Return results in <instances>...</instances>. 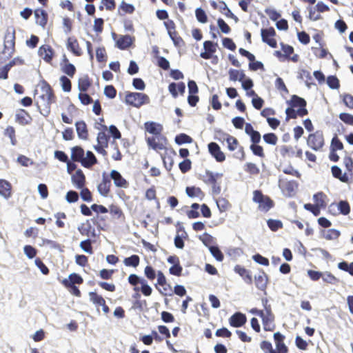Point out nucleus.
I'll return each instance as SVG.
<instances>
[{
	"label": "nucleus",
	"mask_w": 353,
	"mask_h": 353,
	"mask_svg": "<svg viewBox=\"0 0 353 353\" xmlns=\"http://www.w3.org/2000/svg\"><path fill=\"white\" fill-rule=\"evenodd\" d=\"M209 250L212 256L219 261H222L223 259V254L219 248L216 246H210Z\"/></svg>",
	"instance_id": "nucleus-34"
},
{
	"label": "nucleus",
	"mask_w": 353,
	"mask_h": 353,
	"mask_svg": "<svg viewBox=\"0 0 353 353\" xmlns=\"http://www.w3.org/2000/svg\"><path fill=\"white\" fill-rule=\"evenodd\" d=\"M132 43V39L129 35L121 36L117 41V46L121 49L124 50L128 48Z\"/></svg>",
	"instance_id": "nucleus-22"
},
{
	"label": "nucleus",
	"mask_w": 353,
	"mask_h": 353,
	"mask_svg": "<svg viewBox=\"0 0 353 353\" xmlns=\"http://www.w3.org/2000/svg\"><path fill=\"white\" fill-rule=\"evenodd\" d=\"M63 71L68 76L72 77L75 73L76 68L72 63H65V65L63 67Z\"/></svg>",
	"instance_id": "nucleus-44"
},
{
	"label": "nucleus",
	"mask_w": 353,
	"mask_h": 353,
	"mask_svg": "<svg viewBox=\"0 0 353 353\" xmlns=\"http://www.w3.org/2000/svg\"><path fill=\"white\" fill-rule=\"evenodd\" d=\"M35 265L38 268L40 269L41 272L43 274H48L49 272L48 268L46 266V265L41 261L39 259H36L34 261Z\"/></svg>",
	"instance_id": "nucleus-63"
},
{
	"label": "nucleus",
	"mask_w": 353,
	"mask_h": 353,
	"mask_svg": "<svg viewBox=\"0 0 353 353\" xmlns=\"http://www.w3.org/2000/svg\"><path fill=\"white\" fill-rule=\"evenodd\" d=\"M218 26L221 30L225 34H228L230 31V28L228 25L222 19H219L217 21Z\"/></svg>",
	"instance_id": "nucleus-62"
},
{
	"label": "nucleus",
	"mask_w": 353,
	"mask_h": 353,
	"mask_svg": "<svg viewBox=\"0 0 353 353\" xmlns=\"http://www.w3.org/2000/svg\"><path fill=\"white\" fill-rule=\"evenodd\" d=\"M226 141L228 143V147L230 150L233 151L236 148L238 142L234 137L229 136L227 138Z\"/></svg>",
	"instance_id": "nucleus-61"
},
{
	"label": "nucleus",
	"mask_w": 353,
	"mask_h": 353,
	"mask_svg": "<svg viewBox=\"0 0 353 353\" xmlns=\"http://www.w3.org/2000/svg\"><path fill=\"white\" fill-rule=\"evenodd\" d=\"M246 322V316L245 314L236 312L230 319V324L235 327H239L244 325Z\"/></svg>",
	"instance_id": "nucleus-12"
},
{
	"label": "nucleus",
	"mask_w": 353,
	"mask_h": 353,
	"mask_svg": "<svg viewBox=\"0 0 353 353\" xmlns=\"http://www.w3.org/2000/svg\"><path fill=\"white\" fill-rule=\"evenodd\" d=\"M307 144L315 150L320 149L323 145V134L319 132L310 134L307 139Z\"/></svg>",
	"instance_id": "nucleus-6"
},
{
	"label": "nucleus",
	"mask_w": 353,
	"mask_h": 353,
	"mask_svg": "<svg viewBox=\"0 0 353 353\" xmlns=\"http://www.w3.org/2000/svg\"><path fill=\"white\" fill-rule=\"evenodd\" d=\"M34 15L38 18L37 23L41 26H44L46 23V19L45 18L43 12L41 10H37L34 12Z\"/></svg>",
	"instance_id": "nucleus-54"
},
{
	"label": "nucleus",
	"mask_w": 353,
	"mask_h": 353,
	"mask_svg": "<svg viewBox=\"0 0 353 353\" xmlns=\"http://www.w3.org/2000/svg\"><path fill=\"white\" fill-rule=\"evenodd\" d=\"M104 94L110 99H113L116 96V90L112 85H107L104 89Z\"/></svg>",
	"instance_id": "nucleus-59"
},
{
	"label": "nucleus",
	"mask_w": 353,
	"mask_h": 353,
	"mask_svg": "<svg viewBox=\"0 0 353 353\" xmlns=\"http://www.w3.org/2000/svg\"><path fill=\"white\" fill-rule=\"evenodd\" d=\"M304 208L307 210L312 212L314 216H318L320 214V207L316 205H312L310 203H307L304 205Z\"/></svg>",
	"instance_id": "nucleus-57"
},
{
	"label": "nucleus",
	"mask_w": 353,
	"mask_h": 353,
	"mask_svg": "<svg viewBox=\"0 0 353 353\" xmlns=\"http://www.w3.org/2000/svg\"><path fill=\"white\" fill-rule=\"evenodd\" d=\"M339 231L332 229L326 232V233L325 234V238L329 240L336 239L339 236Z\"/></svg>",
	"instance_id": "nucleus-52"
},
{
	"label": "nucleus",
	"mask_w": 353,
	"mask_h": 353,
	"mask_svg": "<svg viewBox=\"0 0 353 353\" xmlns=\"http://www.w3.org/2000/svg\"><path fill=\"white\" fill-rule=\"evenodd\" d=\"M207 176H208V182L212 185H215L216 183L217 179L221 178L222 176V174L207 172Z\"/></svg>",
	"instance_id": "nucleus-45"
},
{
	"label": "nucleus",
	"mask_w": 353,
	"mask_h": 353,
	"mask_svg": "<svg viewBox=\"0 0 353 353\" xmlns=\"http://www.w3.org/2000/svg\"><path fill=\"white\" fill-rule=\"evenodd\" d=\"M90 300L98 305H104L105 300L101 296H99L95 292H90L89 294Z\"/></svg>",
	"instance_id": "nucleus-39"
},
{
	"label": "nucleus",
	"mask_w": 353,
	"mask_h": 353,
	"mask_svg": "<svg viewBox=\"0 0 353 353\" xmlns=\"http://www.w3.org/2000/svg\"><path fill=\"white\" fill-rule=\"evenodd\" d=\"M96 163L97 159L94 154L92 152L88 151L86 153V157H84L82 165L85 168H90Z\"/></svg>",
	"instance_id": "nucleus-27"
},
{
	"label": "nucleus",
	"mask_w": 353,
	"mask_h": 353,
	"mask_svg": "<svg viewBox=\"0 0 353 353\" xmlns=\"http://www.w3.org/2000/svg\"><path fill=\"white\" fill-rule=\"evenodd\" d=\"M90 85L88 77H83L79 80V89L81 91L85 92Z\"/></svg>",
	"instance_id": "nucleus-35"
},
{
	"label": "nucleus",
	"mask_w": 353,
	"mask_h": 353,
	"mask_svg": "<svg viewBox=\"0 0 353 353\" xmlns=\"http://www.w3.org/2000/svg\"><path fill=\"white\" fill-rule=\"evenodd\" d=\"M263 140L268 144L276 145L278 139L274 133H268L263 135Z\"/></svg>",
	"instance_id": "nucleus-42"
},
{
	"label": "nucleus",
	"mask_w": 353,
	"mask_h": 353,
	"mask_svg": "<svg viewBox=\"0 0 353 353\" xmlns=\"http://www.w3.org/2000/svg\"><path fill=\"white\" fill-rule=\"evenodd\" d=\"M186 193L190 197L199 196L201 194V190L199 188L187 187Z\"/></svg>",
	"instance_id": "nucleus-46"
},
{
	"label": "nucleus",
	"mask_w": 353,
	"mask_h": 353,
	"mask_svg": "<svg viewBox=\"0 0 353 353\" xmlns=\"http://www.w3.org/2000/svg\"><path fill=\"white\" fill-rule=\"evenodd\" d=\"M337 208L340 212L344 215H347L350 211V208L348 203L344 201H341L339 203Z\"/></svg>",
	"instance_id": "nucleus-36"
},
{
	"label": "nucleus",
	"mask_w": 353,
	"mask_h": 353,
	"mask_svg": "<svg viewBox=\"0 0 353 353\" xmlns=\"http://www.w3.org/2000/svg\"><path fill=\"white\" fill-rule=\"evenodd\" d=\"M268 225L272 231H276L282 227V223L277 220L269 219L268 221Z\"/></svg>",
	"instance_id": "nucleus-51"
},
{
	"label": "nucleus",
	"mask_w": 353,
	"mask_h": 353,
	"mask_svg": "<svg viewBox=\"0 0 353 353\" xmlns=\"http://www.w3.org/2000/svg\"><path fill=\"white\" fill-rule=\"evenodd\" d=\"M75 125L79 137L82 139H86L88 131L85 123L83 121H78Z\"/></svg>",
	"instance_id": "nucleus-25"
},
{
	"label": "nucleus",
	"mask_w": 353,
	"mask_h": 353,
	"mask_svg": "<svg viewBox=\"0 0 353 353\" xmlns=\"http://www.w3.org/2000/svg\"><path fill=\"white\" fill-rule=\"evenodd\" d=\"M16 119L19 123L25 125L30 122L31 118L27 112L21 109L17 112Z\"/></svg>",
	"instance_id": "nucleus-23"
},
{
	"label": "nucleus",
	"mask_w": 353,
	"mask_h": 353,
	"mask_svg": "<svg viewBox=\"0 0 353 353\" xmlns=\"http://www.w3.org/2000/svg\"><path fill=\"white\" fill-rule=\"evenodd\" d=\"M60 82L63 91L70 92L71 90V82L68 77L65 76L61 77Z\"/></svg>",
	"instance_id": "nucleus-38"
},
{
	"label": "nucleus",
	"mask_w": 353,
	"mask_h": 353,
	"mask_svg": "<svg viewBox=\"0 0 353 353\" xmlns=\"http://www.w3.org/2000/svg\"><path fill=\"white\" fill-rule=\"evenodd\" d=\"M23 252L29 259H33L37 255V250L31 245H25Z\"/></svg>",
	"instance_id": "nucleus-41"
},
{
	"label": "nucleus",
	"mask_w": 353,
	"mask_h": 353,
	"mask_svg": "<svg viewBox=\"0 0 353 353\" xmlns=\"http://www.w3.org/2000/svg\"><path fill=\"white\" fill-rule=\"evenodd\" d=\"M280 152L283 157H292L295 155V150L291 146H282Z\"/></svg>",
	"instance_id": "nucleus-33"
},
{
	"label": "nucleus",
	"mask_w": 353,
	"mask_h": 353,
	"mask_svg": "<svg viewBox=\"0 0 353 353\" xmlns=\"http://www.w3.org/2000/svg\"><path fill=\"white\" fill-rule=\"evenodd\" d=\"M4 135L10 138L11 144L12 145H16L17 139L15 137V130L12 126H8L6 128L4 131Z\"/></svg>",
	"instance_id": "nucleus-29"
},
{
	"label": "nucleus",
	"mask_w": 353,
	"mask_h": 353,
	"mask_svg": "<svg viewBox=\"0 0 353 353\" xmlns=\"http://www.w3.org/2000/svg\"><path fill=\"white\" fill-rule=\"evenodd\" d=\"M253 260L263 265L268 266L269 265V261L267 258L263 257L259 254H256L252 256Z\"/></svg>",
	"instance_id": "nucleus-53"
},
{
	"label": "nucleus",
	"mask_w": 353,
	"mask_h": 353,
	"mask_svg": "<svg viewBox=\"0 0 353 353\" xmlns=\"http://www.w3.org/2000/svg\"><path fill=\"white\" fill-rule=\"evenodd\" d=\"M124 264L127 266L137 267L139 264V257L137 255H132L124 259Z\"/></svg>",
	"instance_id": "nucleus-30"
},
{
	"label": "nucleus",
	"mask_w": 353,
	"mask_h": 353,
	"mask_svg": "<svg viewBox=\"0 0 353 353\" xmlns=\"http://www.w3.org/2000/svg\"><path fill=\"white\" fill-rule=\"evenodd\" d=\"M253 201L259 203L260 210L268 212L272 206L273 201L267 196H264L260 191L254 192Z\"/></svg>",
	"instance_id": "nucleus-3"
},
{
	"label": "nucleus",
	"mask_w": 353,
	"mask_h": 353,
	"mask_svg": "<svg viewBox=\"0 0 353 353\" xmlns=\"http://www.w3.org/2000/svg\"><path fill=\"white\" fill-rule=\"evenodd\" d=\"M168 89L172 96L176 98L178 96V92L181 94L185 92V85L183 82L179 83H172L169 85Z\"/></svg>",
	"instance_id": "nucleus-16"
},
{
	"label": "nucleus",
	"mask_w": 353,
	"mask_h": 353,
	"mask_svg": "<svg viewBox=\"0 0 353 353\" xmlns=\"http://www.w3.org/2000/svg\"><path fill=\"white\" fill-rule=\"evenodd\" d=\"M339 118L344 123L349 125H353V115L347 113H341Z\"/></svg>",
	"instance_id": "nucleus-60"
},
{
	"label": "nucleus",
	"mask_w": 353,
	"mask_h": 353,
	"mask_svg": "<svg viewBox=\"0 0 353 353\" xmlns=\"http://www.w3.org/2000/svg\"><path fill=\"white\" fill-rule=\"evenodd\" d=\"M110 180L108 178L103 177L102 182L99 184L97 189L100 194L106 196L110 192Z\"/></svg>",
	"instance_id": "nucleus-18"
},
{
	"label": "nucleus",
	"mask_w": 353,
	"mask_h": 353,
	"mask_svg": "<svg viewBox=\"0 0 353 353\" xmlns=\"http://www.w3.org/2000/svg\"><path fill=\"white\" fill-rule=\"evenodd\" d=\"M67 48L77 56H79L81 54V50L79 46V43L74 38H68L67 42Z\"/></svg>",
	"instance_id": "nucleus-19"
},
{
	"label": "nucleus",
	"mask_w": 353,
	"mask_h": 353,
	"mask_svg": "<svg viewBox=\"0 0 353 353\" xmlns=\"http://www.w3.org/2000/svg\"><path fill=\"white\" fill-rule=\"evenodd\" d=\"M274 338L276 350L272 353H288V347L283 343L285 336L280 332H276L274 334Z\"/></svg>",
	"instance_id": "nucleus-10"
},
{
	"label": "nucleus",
	"mask_w": 353,
	"mask_h": 353,
	"mask_svg": "<svg viewBox=\"0 0 353 353\" xmlns=\"http://www.w3.org/2000/svg\"><path fill=\"white\" fill-rule=\"evenodd\" d=\"M147 142L148 145L156 151H160L166 148V139L161 135L148 137Z\"/></svg>",
	"instance_id": "nucleus-4"
},
{
	"label": "nucleus",
	"mask_w": 353,
	"mask_h": 353,
	"mask_svg": "<svg viewBox=\"0 0 353 353\" xmlns=\"http://www.w3.org/2000/svg\"><path fill=\"white\" fill-rule=\"evenodd\" d=\"M80 248L85 252L88 254L92 253V248L91 246V242L90 240L83 241L80 243Z\"/></svg>",
	"instance_id": "nucleus-56"
},
{
	"label": "nucleus",
	"mask_w": 353,
	"mask_h": 353,
	"mask_svg": "<svg viewBox=\"0 0 353 353\" xmlns=\"http://www.w3.org/2000/svg\"><path fill=\"white\" fill-rule=\"evenodd\" d=\"M145 130L150 134H154L155 136L160 135L162 131V126L154 122L145 123Z\"/></svg>",
	"instance_id": "nucleus-21"
},
{
	"label": "nucleus",
	"mask_w": 353,
	"mask_h": 353,
	"mask_svg": "<svg viewBox=\"0 0 353 353\" xmlns=\"http://www.w3.org/2000/svg\"><path fill=\"white\" fill-rule=\"evenodd\" d=\"M82 282V278L79 275L74 273L71 274L68 279H65L63 281V283L65 286H72L75 283L80 284Z\"/></svg>",
	"instance_id": "nucleus-24"
},
{
	"label": "nucleus",
	"mask_w": 353,
	"mask_h": 353,
	"mask_svg": "<svg viewBox=\"0 0 353 353\" xmlns=\"http://www.w3.org/2000/svg\"><path fill=\"white\" fill-rule=\"evenodd\" d=\"M65 199L68 203H74L78 201L79 199V195L78 193L70 190L68 192L65 196Z\"/></svg>",
	"instance_id": "nucleus-50"
},
{
	"label": "nucleus",
	"mask_w": 353,
	"mask_h": 353,
	"mask_svg": "<svg viewBox=\"0 0 353 353\" xmlns=\"http://www.w3.org/2000/svg\"><path fill=\"white\" fill-rule=\"evenodd\" d=\"M250 150L252 152L260 157H264L263 149L261 146L257 145L256 143H254L250 145Z\"/></svg>",
	"instance_id": "nucleus-47"
},
{
	"label": "nucleus",
	"mask_w": 353,
	"mask_h": 353,
	"mask_svg": "<svg viewBox=\"0 0 353 353\" xmlns=\"http://www.w3.org/2000/svg\"><path fill=\"white\" fill-rule=\"evenodd\" d=\"M325 195L323 192H319L313 196L315 205L319 206L320 208H325Z\"/></svg>",
	"instance_id": "nucleus-31"
},
{
	"label": "nucleus",
	"mask_w": 353,
	"mask_h": 353,
	"mask_svg": "<svg viewBox=\"0 0 353 353\" xmlns=\"http://www.w3.org/2000/svg\"><path fill=\"white\" fill-rule=\"evenodd\" d=\"M42 94L39 96L41 103L44 106H48L51 103L52 93L50 86L46 82L43 83L41 88Z\"/></svg>",
	"instance_id": "nucleus-5"
},
{
	"label": "nucleus",
	"mask_w": 353,
	"mask_h": 353,
	"mask_svg": "<svg viewBox=\"0 0 353 353\" xmlns=\"http://www.w3.org/2000/svg\"><path fill=\"white\" fill-rule=\"evenodd\" d=\"M71 157L74 161L81 162L82 164L84 159L83 149L79 146L72 148Z\"/></svg>",
	"instance_id": "nucleus-20"
},
{
	"label": "nucleus",
	"mask_w": 353,
	"mask_h": 353,
	"mask_svg": "<svg viewBox=\"0 0 353 353\" xmlns=\"http://www.w3.org/2000/svg\"><path fill=\"white\" fill-rule=\"evenodd\" d=\"M216 205H217L219 210L222 212L227 211L229 209V208L230 207V204L228 202V201L224 198L219 199L216 201Z\"/></svg>",
	"instance_id": "nucleus-32"
},
{
	"label": "nucleus",
	"mask_w": 353,
	"mask_h": 353,
	"mask_svg": "<svg viewBox=\"0 0 353 353\" xmlns=\"http://www.w3.org/2000/svg\"><path fill=\"white\" fill-rule=\"evenodd\" d=\"M327 83L332 89H336L339 87V79L334 76L328 77L327 79Z\"/></svg>",
	"instance_id": "nucleus-55"
},
{
	"label": "nucleus",
	"mask_w": 353,
	"mask_h": 353,
	"mask_svg": "<svg viewBox=\"0 0 353 353\" xmlns=\"http://www.w3.org/2000/svg\"><path fill=\"white\" fill-rule=\"evenodd\" d=\"M0 194L6 199L11 196V185L3 179H0Z\"/></svg>",
	"instance_id": "nucleus-17"
},
{
	"label": "nucleus",
	"mask_w": 353,
	"mask_h": 353,
	"mask_svg": "<svg viewBox=\"0 0 353 353\" xmlns=\"http://www.w3.org/2000/svg\"><path fill=\"white\" fill-rule=\"evenodd\" d=\"M254 278L256 288L260 290H265L268 281L267 274L264 272H261L255 275Z\"/></svg>",
	"instance_id": "nucleus-14"
},
{
	"label": "nucleus",
	"mask_w": 353,
	"mask_h": 353,
	"mask_svg": "<svg viewBox=\"0 0 353 353\" xmlns=\"http://www.w3.org/2000/svg\"><path fill=\"white\" fill-rule=\"evenodd\" d=\"M256 315L262 319L263 328L266 331H272L274 329V316L270 307H265V310H256Z\"/></svg>",
	"instance_id": "nucleus-2"
},
{
	"label": "nucleus",
	"mask_w": 353,
	"mask_h": 353,
	"mask_svg": "<svg viewBox=\"0 0 353 353\" xmlns=\"http://www.w3.org/2000/svg\"><path fill=\"white\" fill-rule=\"evenodd\" d=\"M292 106L294 108L305 107L306 101L297 96H294L292 100Z\"/></svg>",
	"instance_id": "nucleus-43"
},
{
	"label": "nucleus",
	"mask_w": 353,
	"mask_h": 353,
	"mask_svg": "<svg viewBox=\"0 0 353 353\" xmlns=\"http://www.w3.org/2000/svg\"><path fill=\"white\" fill-rule=\"evenodd\" d=\"M332 172L334 177L339 179L342 182H347L348 181V176L347 174L345 173L342 174V171L338 166H332Z\"/></svg>",
	"instance_id": "nucleus-28"
},
{
	"label": "nucleus",
	"mask_w": 353,
	"mask_h": 353,
	"mask_svg": "<svg viewBox=\"0 0 353 353\" xmlns=\"http://www.w3.org/2000/svg\"><path fill=\"white\" fill-rule=\"evenodd\" d=\"M274 34L275 30L272 28L261 30V37L263 41L267 43L272 48L276 47V40L272 38Z\"/></svg>",
	"instance_id": "nucleus-8"
},
{
	"label": "nucleus",
	"mask_w": 353,
	"mask_h": 353,
	"mask_svg": "<svg viewBox=\"0 0 353 353\" xmlns=\"http://www.w3.org/2000/svg\"><path fill=\"white\" fill-rule=\"evenodd\" d=\"M81 196L82 199L85 201L89 202L92 201L91 192L88 188H81Z\"/></svg>",
	"instance_id": "nucleus-64"
},
{
	"label": "nucleus",
	"mask_w": 353,
	"mask_h": 353,
	"mask_svg": "<svg viewBox=\"0 0 353 353\" xmlns=\"http://www.w3.org/2000/svg\"><path fill=\"white\" fill-rule=\"evenodd\" d=\"M85 181V176L81 170H78L72 176V182L78 189L83 188Z\"/></svg>",
	"instance_id": "nucleus-13"
},
{
	"label": "nucleus",
	"mask_w": 353,
	"mask_h": 353,
	"mask_svg": "<svg viewBox=\"0 0 353 353\" xmlns=\"http://www.w3.org/2000/svg\"><path fill=\"white\" fill-rule=\"evenodd\" d=\"M98 145L108 146V136L105 132H99L97 136Z\"/></svg>",
	"instance_id": "nucleus-49"
},
{
	"label": "nucleus",
	"mask_w": 353,
	"mask_h": 353,
	"mask_svg": "<svg viewBox=\"0 0 353 353\" xmlns=\"http://www.w3.org/2000/svg\"><path fill=\"white\" fill-rule=\"evenodd\" d=\"M195 14L197 20L203 23H205L208 21V17L204 12V10L201 8H197L195 11Z\"/></svg>",
	"instance_id": "nucleus-40"
},
{
	"label": "nucleus",
	"mask_w": 353,
	"mask_h": 353,
	"mask_svg": "<svg viewBox=\"0 0 353 353\" xmlns=\"http://www.w3.org/2000/svg\"><path fill=\"white\" fill-rule=\"evenodd\" d=\"M245 170L250 174H256L259 172V169L254 163H248L245 164Z\"/></svg>",
	"instance_id": "nucleus-58"
},
{
	"label": "nucleus",
	"mask_w": 353,
	"mask_h": 353,
	"mask_svg": "<svg viewBox=\"0 0 353 353\" xmlns=\"http://www.w3.org/2000/svg\"><path fill=\"white\" fill-rule=\"evenodd\" d=\"M110 177L114 181V183L117 187L127 188L128 182L121 176V174L117 170H112L110 172Z\"/></svg>",
	"instance_id": "nucleus-11"
},
{
	"label": "nucleus",
	"mask_w": 353,
	"mask_h": 353,
	"mask_svg": "<svg viewBox=\"0 0 353 353\" xmlns=\"http://www.w3.org/2000/svg\"><path fill=\"white\" fill-rule=\"evenodd\" d=\"M15 30L13 28L9 27L6 30L4 37V48L8 51L12 50L14 46Z\"/></svg>",
	"instance_id": "nucleus-7"
},
{
	"label": "nucleus",
	"mask_w": 353,
	"mask_h": 353,
	"mask_svg": "<svg viewBox=\"0 0 353 353\" xmlns=\"http://www.w3.org/2000/svg\"><path fill=\"white\" fill-rule=\"evenodd\" d=\"M125 103L136 108L150 103L149 97L141 92H130L125 96Z\"/></svg>",
	"instance_id": "nucleus-1"
},
{
	"label": "nucleus",
	"mask_w": 353,
	"mask_h": 353,
	"mask_svg": "<svg viewBox=\"0 0 353 353\" xmlns=\"http://www.w3.org/2000/svg\"><path fill=\"white\" fill-rule=\"evenodd\" d=\"M38 53L40 57H41L45 61L49 63L52 60L53 52L49 46L44 45L41 46L39 49Z\"/></svg>",
	"instance_id": "nucleus-15"
},
{
	"label": "nucleus",
	"mask_w": 353,
	"mask_h": 353,
	"mask_svg": "<svg viewBox=\"0 0 353 353\" xmlns=\"http://www.w3.org/2000/svg\"><path fill=\"white\" fill-rule=\"evenodd\" d=\"M323 281L334 284L337 281V279L330 272L322 273V277Z\"/></svg>",
	"instance_id": "nucleus-48"
},
{
	"label": "nucleus",
	"mask_w": 353,
	"mask_h": 353,
	"mask_svg": "<svg viewBox=\"0 0 353 353\" xmlns=\"http://www.w3.org/2000/svg\"><path fill=\"white\" fill-rule=\"evenodd\" d=\"M175 141L177 144L181 145L183 143H191L192 139L185 134H181L176 137Z\"/></svg>",
	"instance_id": "nucleus-37"
},
{
	"label": "nucleus",
	"mask_w": 353,
	"mask_h": 353,
	"mask_svg": "<svg viewBox=\"0 0 353 353\" xmlns=\"http://www.w3.org/2000/svg\"><path fill=\"white\" fill-rule=\"evenodd\" d=\"M208 149L210 154L216 159L217 161L222 162L225 160V154L221 150L220 147L217 143L214 142L209 143Z\"/></svg>",
	"instance_id": "nucleus-9"
},
{
	"label": "nucleus",
	"mask_w": 353,
	"mask_h": 353,
	"mask_svg": "<svg viewBox=\"0 0 353 353\" xmlns=\"http://www.w3.org/2000/svg\"><path fill=\"white\" fill-rule=\"evenodd\" d=\"M245 78V74L243 71L230 69L229 70V79L230 81H241Z\"/></svg>",
	"instance_id": "nucleus-26"
}]
</instances>
